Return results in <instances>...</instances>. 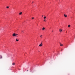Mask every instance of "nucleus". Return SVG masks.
Listing matches in <instances>:
<instances>
[{"mask_svg":"<svg viewBox=\"0 0 75 75\" xmlns=\"http://www.w3.org/2000/svg\"><path fill=\"white\" fill-rule=\"evenodd\" d=\"M18 35V34H16V33H13L12 35L13 37H16V36H17Z\"/></svg>","mask_w":75,"mask_h":75,"instance_id":"obj_1","label":"nucleus"},{"mask_svg":"<svg viewBox=\"0 0 75 75\" xmlns=\"http://www.w3.org/2000/svg\"><path fill=\"white\" fill-rule=\"evenodd\" d=\"M39 47H42V42H41V43L39 45Z\"/></svg>","mask_w":75,"mask_h":75,"instance_id":"obj_2","label":"nucleus"},{"mask_svg":"<svg viewBox=\"0 0 75 75\" xmlns=\"http://www.w3.org/2000/svg\"><path fill=\"white\" fill-rule=\"evenodd\" d=\"M59 31L60 32H62V29H59Z\"/></svg>","mask_w":75,"mask_h":75,"instance_id":"obj_3","label":"nucleus"},{"mask_svg":"<svg viewBox=\"0 0 75 75\" xmlns=\"http://www.w3.org/2000/svg\"><path fill=\"white\" fill-rule=\"evenodd\" d=\"M64 16L65 17H67V15H65V14H64Z\"/></svg>","mask_w":75,"mask_h":75,"instance_id":"obj_4","label":"nucleus"},{"mask_svg":"<svg viewBox=\"0 0 75 75\" xmlns=\"http://www.w3.org/2000/svg\"><path fill=\"white\" fill-rule=\"evenodd\" d=\"M40 37L41 38H42V35H41L40 36Z\"/></svg>","mask_w":75,"mask_h":75,"instance_id":"obj_5","label":"nucleus"},{"mask_svg":"<svg viewBox=\"0 0 75 75\" xmlns=\"http://www.w3.org/2000/svg\"><path fill=\"white\" fill-rule=\"evenodd\" d=\"M21 14H22V12H21L20 13H19V15H21Z\"/></svg>","mask_w":75,"mask_h":75,"instance_id":"obj_6","label":"nucleus"},{"mask_svg":"<svg viewBox=\"0 0 75 75\" xmlns=\"http://www.w3.org/2000/svg\"><path fill=\"white\" fill-rule=\"evenodd\" d=\"M12 65H15V63H12Z\"/></svg>","mask_w":75,"mask_h":75,"instance_id":"obj_7","label":"nucleus"},{"mask_svg":"<svg viewBox=\"0 0 75 75\" xmlns=\"http://www.w3.org/2000/svg\"><path fill=\"white\" fill-rule=\"evenodd\" d=\"M16 41L18 42V41H19V40L16 39Z\"/></svg>","mask_w":75,"mask_h":75,"instance_id":"obj_8","label":"nucleus"},{"mask_svg":"<svg viewBox=\"0 0 75 75\" xmlns=\"http://www.w3.org/2000/svg\"><path fill=\"white\" fill-rule=\"evenodd\" d=\"M60 46H62V45H63L61 44V43H60Z\"/></svg>","mask_w":75,"mask_h":75,"instance_id":"obj_9","label":"nucleus"},{"mask_svg":"<svg viewBox=\"0 0 75 75\" xmlns=\"http://www.w3.org/2000/svg\"><path fill=\"white\" fill-rule=\"evenodd\" d=\"M68 27L69 28V27H71V25H68Z\"/></svg>","mask_w":75,"mask_h":75,"instance_id":"obj_10","label":"nucleus"},{"mask_svg":"<svg viewBox=\"0 0 75 75\" xmlns=\"http://www.w3.org/2000/svg\"><path fill=\"white\" fill-rule=\"evenodd\" d=\"M45 29V28H42V30H44Z\"/></svg>","mask_w":75,"mask_h":75,"instance_id":"obj_11","label":"nucleus"},{"mask_svg":"<svg viewBox=\"0 0 75 75\" xmlns=\"http://www.w3.org/2000/svg\"><path fill=\"white\" fill-rule=\"evenodd\" d=\"M2 58V56H0V58Z\"/></svg>","mask_w":75,"mask_h":75,"instance_id":"obj_12","label":"nucleus"},{"mask_svg":"<svg viewBox=\"0 0 75 75\" xmlns=\"http://www.w3.org/2000/svg\"><path fill=\"white\" fill-rule=\"evenodd\" d=\"M44 19H45V18H46V17L45 16V17H44Z\"/></svg>","mask_w":75,"mask_h":75,"instance_id":"obj_13","label":"nucleus"},{"mask_svg":"<svg viewBox=\"0 0 75 75\" xmlns=\"http://www.w3.org/2000/svg\"><path fill=\"white\" fill-rule=\"evenodd\" d=\"M6 8H9V7L7 6V7H6Z\"/></svg>","mask_w":75,"mask_h":75,"instance_id":"obj_14","label":"nucleus"},{"mask_svg":"<svg viewBox=\"0 0 75 75\" xmlns=\"http://www.w3.org/2000/svg\"><path fill=\"white\" fill-rule=\"evenodd\" d=\"M32 19L33 20H34V17H33V18H32Z\"/></svg>","mask_w":75,"mask_h":75,"instance_id":"obj_15","label":"nucleus"},{"mask_svg":"<svg viewBox=\"0 0 75 75\" xmlns=\"http://www.w3.org/2000/svg\"><path fill=\"white\" fill-rule=\"evenodd\" d=\"M22 31V33H24V31Z\"/></svg>","mask_w":75,"mask_h":75,"instance_id":"obj_16","label":"nucleus"},{"mask_svg":"<svg viewBox=\"0 0 75 75\" xmlns=\"http://www.w3.org/2000/svg\"><path fill=\"white\" fill-rule=\"evenodd\" d=\"M42 17H43V16H42Z\"/></svg>","mask_w":75,"mask_h":75,"instance_id":"obj_17","label":"nucleus"},{"mask_svg":"<svg viewBox=\"0 0 75 75\" xmlns=\"http://www.w3.org/2000/svg\"><path fill=\"white\" fill-rule=\"evenodd\" d=\"M34 3V2H32V3Z\"/></svg>","mask_w":75,"mask_h":75,"instance_id":"obj_18","label":"nucleus"},{"mask_svg":"<svg viewBox=\"0 0 75 75\" xmlns=\"http://www.w3.org/2000/svg\"><path fill=\"white\" fill-rule=\"evenodd\" d=\"M66 33H67V31H66Z\"/></svg>","mask_w":75,"mask_h":75,"instance_id":"obj_19","label":"nucleus"},{"mask_svg":"<svg viewBox=\"0 0 75 75\" xmlns=\"http://www.w3.org/2000/svg\"><path fill=\"white\" fill-rule=\"evenodd\" d=\"M44 21H45V20H44Z\"/></svg>","mask_w":75,"mask_h":75,"instance_id":"obj_20","label":"nucleus"},{"mask_svg":"<svg viewBox=\"0 0 75 75\" xmlns=\"http://www.w3.org/2000/svg\"><path fill=\"white\" fill-rule=\"evenodd\" d=\"M27 71H28V70H27Z\"/></svg>","mask_w":75,"mask_h":75,"instance_id":"obj_21","label":"nucleus"},{"mask_svg":"<svg viewBox=\"0 0 75 75\" xmlns=\"http://www.w3.org/2000/svg\"><path fill=\"white\" fill-rule=\"evenodd\" d=\"M53 31H53V30H52V32H53Z\"/></svg>","mask_w":75,"mask_h":75,"instance_id":"obj_22","label":"nucleus"},{"mask_svg":"<svg viewBox=\"0 0 75 75\" xmlns=\"http://www.w3.org/2000/svg\"><path fill=\"white\" fill-rule=\"evenodd\" d=\"M41 41H42V40Z\"/></svg>","mask_w":75,"mask_h":75,"instance_id":"obj_23","label":"nucleus"}]
</instances>
